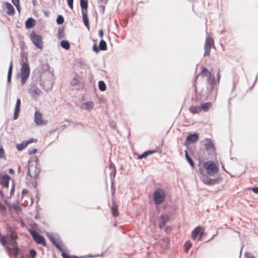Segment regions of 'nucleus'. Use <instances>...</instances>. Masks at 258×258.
<instances>
[{
    "label": "nucleus",
    "instance_id": "nucleus-25",
    "mask_svg": "<svg viewBox=\"0 0 258 258\" xmlns=\"http://www.w3.org/2000/svg\"><path fill=\"white\" fill-rule=\"evenodd\" d=\"M82 108L84 109H88L90 110L93 108V102L92 101H88L84 103L82 105Z\"/></svg>",
    "mask_w": 258,
    "mask_h": 258
},
{
    "label": "nucleus",
    "instance_id": "nucleus-64",
    "mask_svg": "<svg viewBox=\"0 0 258 258\" xmlns=\"http://www.w3.org/2000/svg\"><path fill=\"white\" fill-rule=\"evenodd\" d=\"M171 228L170 227H167L166 228V232L167 233H169L171 231Z\"/></svg>",
    "mask_w": 258,
    "mask_h": 258
},
{
    "label": "nucleus",
    "instance_id": "nucleus-38",
    "mask_svg": "<svg viewBox=\"0 0 258 258\" xmlns=\"http://www.w3.org/2000/svg\"><path fill=\"white\" fill-rule=\"evenodd\" d=\"M56 21L57 24H62L64 22L63 17L61 15H59L56 18Z\"/></svg>",
    "mask_w": 258,
    "mask_h": 258
},
{
    "label": "nucleus",
    "instance_id": "nucleus-39",
    "mask_svg": "<svg viewBox=\"0 0 258 258\" xmlns=\"http://www.w3.org/2000/svg\"><path fill=\"white\" fill-rule=\"evenodd\" d=\"M196 170L197 173L199 174L200 177L205 176L203 173L204 169L201 167H199V168H196Z\"/></svg>",
    "mask_w": 258,
    "mask_h": 258
},
{
    "label": "nucleus",
    "instance_id": "nucleus-36",
    "mask_svg": "<svg viewBox=\"0 0 258 258\" xmlns=\"http://www.w3.org/2000/svg\"><path fill=\"white\" fill-rule=\"evenodd\" d=\"M27 146V145H26V142L25 141H23V142H22L20 144H18L16 146V148H17V149L18 150V151H22L23 150L26 146Z\"/></svg>",
    "mask_w": 258,
    "mask_h": 258
},
{
    "label": "nucleus",
    "instance_id": "nucleus-10",
    "mask_svg": "<svg viewBox=\"0 0 258 258\" xmlns=\"http://www.w3.org/2000/svg\"><path fill=\"white\" fill-rule=\"evenodd\" d=\"M34 121L35 123L38 125H42L45 124V121L42 118V114L38 111L35 112Z\"/></svg>",
    "mask_w": 258,
    "mask_h": 258
},
{
    "label": "nucleus",
    "instance_id": "nucleus-53",
    "mask_svg": "<svg viewBox=\"0 0 258 258\" xmlns=\"http://www.w3.org/2000/svg\"><path fill=\"white\" fill-rule=\"evenodd\" d=\"M7 237L9 238V239H8V244H10L13 241H14L13 238L10 234V235H8Z\"/></svg>",
    "mask_w": 258,
    "mask_h": 258
},
{
    "label": "nucleus",
    "instance_id": "nucleus-56",
    "mask_svg": "<svg viewBox=\"0 0 258 258\" xmlns=\"http://www.w3.org/2000/svg\"><path fill=\"white\" fill-rule=\"evenodd\" d=\"M10 245H11L12 246V247H14L15 246H17V242L16 241V240H14L10 244Z\"/></svg>",
    "mask_w": 258,
    "mask_h": 258
},
{
    "label": "nucleus",
    "instance_id": "nucleus-43",
    "mask_svg": "<svg viewBox=\"0 0 258 258\" xmlns=\"http://www.w3.org/2000/svg\"><path fill=\"white\" fill-rule=\"evenodd\" d=\"M201 73H202L203 76H205L206 77H207L208 76V74H209V73H211L208 71V69L207 68H203Z\"/></svg>",
    "mask_w": 258,
    "mask_h": 258
},
{
    "label": "nucleus",
    "instance_id": "nucleus-8",
    "mask_svg": "<svg viewBox=\"0 0 258 258\" xmlns=\"http://www.w3.org/2000/svg\"><path fill=\"white\" fill-rule=\"evenodd\" d=\"M208 78L206 84H207V90L209 93H210L214 89V86L216 83L215 76L212 75L211 73L208 74Z\"/></svg>",
    "mask_w": 258,
    "mask_h": 258
},
{
    "label": "nucleus",
    "instance_id": "nucleus-4",
    "mask_svg": "<svg viewBox=\"0 0 258 258\" xmlns=\"http://www.w3.org/2000/svg\"><path fill=\"white\" fill-rule=\"evenodd\" d=\"M30 75V68L27 62H24L21 69V83L22 85L25 84Z\"/></svg>",
    "mask_w": 258,
    "mask_h": 258
},
{
    "label": "nucleus",
    "instance_id": "nucleus-11",
    "mask_svg": "<svg viewBox=\"0 0 258 258\" xmlns=\"http://www.w3.org/2000/svg\"><path fill=\"white\" fill-rule=\"evenodd\" d=\"M201 180L205 184L212 186L217 183L218 180L215 178H209L207 175L201 177Z\"/></svg>",
    "mask_w": 258,
    "mask_h": 258
},
{
    "label": "nucleus",
    "instance_id": "nucleus-12",
    "mask_svg": "<svg viewBox=\"0 0 258 258\" xmlns=\"http://www.w3.org/2000/svg\"><path fill=\"white\" fill-rule=\"evenodd\" d=\"M169 217L166 215L162 214L160 216L158 221V227L160 229H162L168 221Z\"/></svg>",
    "mask_w": 258,
    "mask_h": 258
},
{
    "label": "nucleus",
    "instance_id": "nucleus-40",
    "mask_svg": "<svg viewBox=\"0 0 258 258\" xmlns=\"http://www.w3.org/2000/svg\"><path fill=\"white\" fill-rule=\"evenodd\" d=\"M10 234L12 235L14 240H15L18 238L17 233L14 229L11 230V233Z\"/></svg>",
    "mask_w": 258,
    "mask_h": 258
},
{
    "label": "nucleus",
    "instance_id": "nucleus-23",
    "mask_svg": "<svg viewBox=\"0 0 258 258\" xmlns=\"http://www.w3.org/2000/svg\"><path fill=\"white\" fill-rule=\"evenodd\" d=\"M6 7L8 9L7 14L9 15H13L15 13V9L13 6L9 2H5Z\"/></svg>",
    "mask_w": 258,
    "mask_h": 258
},
{
    "label": "nucleus",
    "instance_id": "nucleus-1",
    "mask_svg": "<svg viewBox=\"0 0 258 258\" xmlns=\"http://www.w3.org/2000/svg\"><path fill=\"white\" fill-rule=\"evenodd\" d=\"M46 236L59 251H62V247L64 245L62 244V240L59 235L47 232Z\"/></svg>",
    "mask_w": 258,
    "mask_h": 258
},
{
    "label": "nucleus",
    "instance_id": "nucleus-24",
    "mask_svg": "<svg viewBox=\"0 0 258 258\" xmlns=\"http://www.w3.org/2000/svg\"><path fill=\"white\" fill-rule=\"evenodd\" d=\"M8 250H10V249H12L14 251V253H13V255L16 258L17 257L18 255L19 254V253H20V248H19L18 246H15L14 247H10V248L9 249H8ZM8 254L9 255H10L11 256V252H10V250L8 251Z\"/></svg>",
    "mask_w": 258,
    "mask_h": 258
},
{
    "label": "nucleus",
    "instance_id": "nucleus-50",
    "mask_svg": "<svg viewBox=\"0 0 258 258\" xmlns=\"http://www.w3.org/2000/svg\"><path fill=\"white\" fill-rule=\"evenodd\" d=\"M6 207L0 202V210L2 212H4L6 211Z\"/></svg>",
    "mask_w": 258,
    "mask_h": 258
},
{
    "label": "nucleus",
    "instance_id": "nucleus-27",
    "mask_svg": "<svg viewBox=\"0 0 258 258\" xmlns=\"http://www.w3.org/2000/svg\"><path fill=\"white\" fill-rule=\"evenodd\" d=\"M156 152L155 150H148L144 152L143 153L141 154L138 158L140 159L146 158L148 156L151 155Z\"/></svg>",
    "mask_w": 258,
    "mask_h": 258
},
{
    "label": "nucleus",
    "instance_id": "nucleus-15",
    "mask_svg": "<svg viewBox=\"0 0 258 258\" xmlns=\"http://www.w3.org/2000/svg\"><path fill=\"white\" fill-rule=\"evenodd\" d=\"M10 235V234H7L5 235L1 234L0 235V243L4 247H6L7 249L10 248V247L8 245V241L9 238L7 236Z\"/></svg>",
    "mask_w": 258,
    "mask_h": 258
},
{
    "label": "nucleus",
    "instance_id": "nucleus-46",
    "mask_svg": "<svg viewBox=\"0 0 258 258\" xmlns=\"http://www.w3.org/2000/svg\"><path fill=\"white\" fill-rule=\"evenodd\" d=\"M67 3H68V6L69 7V8L71 10H73V9L74 0H67Z\"/></svg>",
    "mask_w": 258,
    "mask_h": 258
},
{
    "label": "nucleus",
    "instance_id": "nucleus-47",
    "mask_svg": "<svg viewBox=\"0 0 258 258\" xmlns=\"http://www.w3.org/2000/svg\"><path fill=\"white\" fill-rule=\"evenodd\" d=\"M5 151L4 149L1 147L0 148V158H4L5 157Z\"/></svg>",
    "mask_w": 258,
    "mask_h": 258
},
{
    "label": "nucleus",
    "instance_id": "nucleus-48",
    "mask_svg": "<svg viewBox=\"0 0 258 258\" xmlns=\"http://www.w3.org/2000/svg\"><path fill=\"white\" fill-rule=\"evenodd\" d=\"M248 189L251 190L254 193L258 195V186L251 187Z\"/></svg>",
    "mask_w": 258,
    "mask_h": 258
},
{
    "label": "nucleus",
    "instance_id": "nucleus-63",
    "mask_svg": "<svg viewBox=\"0 0 258 258\" xmlns=\"http://www.w3.org/2000/svg\"><path fill=\"white\" fill-rule=\"evenodd\" d=\"M220 77H221V76H220V73H219V71H218V73H217V80H218V82H219V80H220Z\"/></svg>",
    "mask_w": 258,
    "mask_h": 258
},
{
    "label": "nucleus",
    "instance_id": "nucleus-35",
    "mask_svg": "<svg viewBox=\"0 0 258 258\" xmlns=\"http://www.w3.org/2000/svg\"><path fill=\"white\" fill-rule=\"evenodd\" d=\"M98 88L101 91H104L106 89V85L103 81H99Z\"/></svg>",
    "mask_w": 258,
    "mask_h": 258
},
{
    "label": "nucleus",
    "instance_id": "nucleus-62",
    "mask_svg": "<svg viewBox=\"0 0 258 258\" xmlns=\"http://www.w3.org/2000/svg\"><path fill=\"white\" fill-rule=\"evenodd\" d=\"M109 167H110V168L111 170H112L113 168H115V165H114V164H113V163H111L110 164V165H109Z\"/></svg>",
    "mask_w": 258,
    "mask_h": 258
},
{
    "label": "nucleus",
    "instance_id": "nucleus-16",
    "mask_svg": "<svg viewBox=\"0 0 258 258\" xmlns=\"http://www.w3.org/2000/svg\"><path fill=\"white\" fill-rule=\"evenodd\" d=\"M10 179V176L8 174L3 175L1 180V183L4 187H8Z\"/></svg>",
    "mask_w": 258,
    "mask_h": 258
},
{
    "label": "nucleus",
    "instance_id": "nucleus-54",
    "mask_svg": "<svg viewBox=\"0 0 258 258\" xmlns=\"http://www.w3.org/2000/svg\"><path fill=\"white\" fill-rule=\"evenodd\" d=\"M25 141V142H26V145H29V144L32 143H33V142H35V139H33V138H31V139H29V140H28Z\"/></svg>",
    "mask_w": 258,
    "mask_h": 258
},
{
    "label": "nucleus",
    "instance_id": "nucleus-9",
    "mask_svg": "<svg viewBox=\"0 0 258 258\" xmlns=\"http://www.w3.org/2000/svg\"><path fill=\"white\" fill-rule=\"evenodd\" d=\"M204 234V231L202 227L198 226L195 228L191 232L192 239L194 240H201Z\"/></svg>",
    "mask_w": 258,
    "mask_h": 258
},
{
    "label": "nucleus",
    "instance_id": "nucleus-52",
    "mask_svg": "<svg viewBox=\"0 0 258 258\" xmlns=\"http://www.w3.org/2000/svg\"><path fill=\"white\" fill-rule=\"evenodd\" d=\"M105 8V5H101V6H99V9H100V13L102 14H103L104 13Z\"/></svg>",
    "mask_w": 258,
    "mask_h": 258
},
{
    "label": "nucleus",
    "instance_id": "nucleus-55",
    "mask_svg": "<svg viewBox=\"0 0 258 258\" xmlns=\"http://www.w3.org/2000/svg\"><path fill=\"white\" fill-rule=\"evenodd\" d=\"M116 172V168H113L112 170V171L110 173V175L114 177L115 176Z\"/></svg>",
    "mask_w": 258,
    "mask_h": 258
},
{
    "label": "nucleus",
    "instance_id": "nucleus-44",
    "mask_svg": "<svg viewBox=\"0 0 258 258\" xmlns=\"http://www.w3.org/2000/svg\"><path fill=\"white\" fill-rule=\"evenodd\" d=\"M36 251L35 250L33 249H31V250H30L29 251V254H30V256L32 257V258H34L36 255Z\"/></svg>",
    "mask_w": 258,
    "mask_h": 258
},
{
    "label": "nucleus",
    "instance_id": "nucleus-58",
    "mask_svg": "<svg viewBox=\"0 0 258 258\" xmlns=\"http://www.w3.org/2000/svg\"><path fill=\"white\" fill-rule=\"evenodd\" d=\"M99 36L102 38L103 36V31L102 29H100L98 32Z\"/></svg>",
    "mask_w": 258,
    "mask_h": 258
},
{
    "label": "nucleus",
    "instance_id": "nucleus-42",
    "mask_svg": "<svg viewBox=\"0 0 258 258\" xmlns=\"http://www.w3.org/2000/svg\"><path fill=\"white\" fill-rule=\"evenodd\" d=\"M28 92L33 97L36 96L38 95V92L35 89H30L29 90Z\"/></svg>",
    "mask_w": 258,
    "mask_h": 258
},
{
    "label": "nucleus",
    "instance_id": "nucleus-60",
    "mask_svg": "<svg viewBox=\"0 0 258 258\" xmlns=\"http://www.w3.org/2000/svg\"><path fill=\"white\" fill-rule=\"evenodd\" d=\"M244 255L245 258H253V256L249 255V253L247 252H245Z\"/></svg>",
    "mask_w": 258,
    "mask_h": 258
},
{
    "label": "nucleus",
    "instance_id": "nucleus-30",
    "mask_svg": "<svg viewBox=\"0 0 258 258\" xmlns=\"http://www.w3.org/2000/svg\"><path fill=\"white\" fill-rule=\"evenodd\" d=\"M185 156L187 161L188 162L189 165L191 166L192 168H194L195 163L191 158L188 155L187 151L186 150L185 151Z\"/></svg>",
    "mask_w": 258,
    "mask_h": 258
},
{
    "label": "nucleus",
    "instance_id": "nucleus-22",
    "mask_svg": "<svg viewBox=\"0 0 258 258\" xmlns=\"http://www.w3.org/2000/svg\"><path fill=\"white\" fill-rule=\"evenodd\" d=\"M12 72H13V62H12V60H11V61L10 62L9 68L8 76H7L8 85H9V83L11 81Z\"/></svg>",
    "mask_w": 258,
    "mask_h": 258
},
{
    "label": "nucleus",
    "instance_id": "nucleus-34",
    "mask_svg": "<svg viewBox=\"0 0 258 258\" xmlns=\"http://www.w3.org/2000/svg\"><path fill=\"white\" fill-rule=\"evenodd\" d=\"M64 37V30L63 27H59L58 30L57 38L58 39L62 38Z\"/></svg>",
    "mask_w": 258,
    "mask_h": 258
},
{
    "label": "nucleus",
    "instance_id": "nucleus-32",
    "mask_svg": "<svg viewBox=\"0 0 258 258\" xmlns=\"http://www.w3.org/2000/svg\"><path fill=\"white\" fill-rule=\"evenodd\" d=\"M62 251H60L61 252V255L62 258H74V257L78 258L76 255H74L73 257L68 255L66 252V246L64 245L62 247Z\"/></svg>",
    "mask_w": 258,
    "mask_h": 258
},
{
    "label": "nucleus",
    "instance_id": "nucleus-45",
    "mask_svg": "<svg viewBox=\"0 0 258 258\" xmlns=\"http://www.w3.org/2000/svg\"><path fill=\"white\" fill-rule=\"evenodd\" d=\"M211 48L204 47V56H209L210 54V50Z\"/></svg>",
    "mask_w": 258,
    "mask_h": 258
},
{
    "label": "nucleus",
    "instance_id": "nucleus-26",
    "mask_svg": "<svg viewBox=\"0 0 258 258\" xmlns=\"http://www.w3.org/2000/svg\"><path fill=\"white\" fill-rule=\"evenodd\" d=\"M111 213L113 217H116L118 215L117 206L114 202H112V206L111 208Z\"/></svg>",
    "mask_w": 258,
    "mask_h": 258
},
{
    "label": "nucleus",
    "instance_id": "nucleus-57",
    "mask_svg": "<svg viewBox=\"0 0 258 258\" xmlns=\"http://www.w3.org/2000/svg\"><path fill=\"white\" fill-rule=\"evenodd\" d=\"M11 1L14 6H18V5L20 4L19 0H11Z\"/></svg>",
    "mask_w": 258,
    "mask_h": 258
},
{
    "label": "nucleus",
    "instance_id": "nucleus-14",
    "mask_svg": "<svg viewBox=\"0 0 258 258\" xmlns=\"http://www.w3.org/2000/svg\"><path fill=\"white\" fill-rule=\"evenodd\" d=\"M199 138V135L197 133L190 134L186 137L185 145H189L197 141Z\"/></svg>",
    "mask_w": 258,
    "mask_h": 258
},
{
    "label": "nucleus",
    "instance_id": "nucleus-7",
    "mask_svg": "<svg viewBox=\"0 0 258 258\" xmlns=\"http://www.w3.org/2000/svg\"><path fill=\"white\" fill-rule=\"evenodd\" d=\"M204 146L209 155L213 156L215 154L216 149L211 139L207 138Z\"/></svg>",
    "mask_w": 258,
    "mask_h": 258
},
{
    "label": "nucleus",
    "instance_id": "nucleus-21",
    "mask_svg": "<svg viewBox=\"0 0 258 258\" xmlns=\"http://www.w3.org/2000/svg\"><path fill=\"white\" fill-rule=\"evenodd\" d=\"M83 21L84 25L87 28L88 30H90L89 26V18L87 15V12L82 13Z\"/></svg>",
    "mask_w": 258,
    "mask_h": 258
},
{
    "label": "nucleus",
    "instance_id": "nucleus-51",
    "mask_svg": "<svg viewBox=\"0 0 258 258\" xmlns=\"http://www.w3.org/2000/svg\"><path fill=\"white\" fill-rule=\"evenodd\" d=\"M12 207H13L14 209L16 211H20V209H21V208L20 207L17 205V204H13L12 205Z\"/></svg>",
    "mask_w": 258,
    "mask_h": 258
},
{
    "label": "nucleus",
    "instance_id": "nucleus-2",
    "mask_svg": "<svg viewBox=\"0 0 258 258\" xmlns=\"http://www.w3.org/2000/svg\"><path fill=\"white\" fill-rule=\"evenodd\" d=\"M203 167L206 169L207 174L209 175H214L219 171L218 166L215 162L213 161L204 162Z\"/></svg>",
    "mask_w": 258,
    "mask_h": 258
},
{
    "label": "nucleus",
    "instance_id": "nucleus-59",
    "mask_svg": "<svg viewBox=\"0 0 258 258\" xmlns=\"http://www.w3.org/2000/svg\"><path fill=\"white\" fill-rule=\"evenodd\" d=\"M14 192H15V184H13L12 186L11 189V195H13L14 194Z\"/></svg>",
    "mask_w": 258,
    "mask_h": 258
},
{
    "label": "nucleus",
    "instance_id": "nucleus-29",
    "mask_svg": "<svg viewBox=\"0 0 258 258\" xmlns=\"http://www.w3.org/2000/svg\"><path fill=\"white\" fill-rule=\"evenodd\" d=\"M60 45L61 47L66 50H68L70 48V44L69 41L67 40H62L60 41Z\"/></svg>",
    "mask_w": 258,
    "mask_h": 258
},
{
    "label": "nucleus",
    "instance_id": "nucleus-19",
    "mask_svg": "<svg viewBox=\"0 0 258 258\" xmlns=\"http://www.w3.org/2000/svg\"><path fill=\"white\" fill-rule=\"evenodd\" d=\"M80 4L81 8V12H87V9L88 7V0H80Z\"/></svg>",
    "mask_w": 258,
    "mask_h": 258
},
{
    "label": "nucleus",
    "instance_id": "nucleus-20",
    "mask_svg": "<svg viewBox=\"0 0 258 258\" xmlns=\"http://www.w3.org/2000/svg\"><path fill=\"white\" fill-rule=\"evenodd\" d=\"M212 106V103L211 102H207L206 103H203L200 105L201 111H204L207 112Z\"/></svg>",
    "mask_w": 258,
    "mask_h": 258
},
{
    "label": "nucleus",
    "instance_id": "nucleus-18",
    "mask_svg": "<svg viewBox=\"0 0 258 258\" xmlns=\"http://www.w3.org/2000/svg\"><path fill=\"white\" fill-rule=\"evenodd\" d=\"M36 21L32 17L28 18L25 21V27L27 29H30L34 27L35 25Z\"/></svg>",
    "mask_w": 258,
    "mask_h": 258
},
{
    "label": "nucleus",
    "instance_id": "nucleus-61",
    "mask_svg": "<svg viewBox=\"0 0 258 258\" xmlns=\"http://www.w3.org/2000/svg\"><path fill=\"white\" fill-rule=\"evenodd\" d=\"M28 189H27L26 188H24L22 190V194L23 195H24L25 194L28 193Z\"/></svg>",
    "mask_w": 258,
    "mask_h": 258
},
{
    "label": "nucleus",
    "instance_id": "nucleus-31",
    "mask_svg": "<svg viewBox=\"0 0 258 258\" xmlns=\"http://www.w3.org/2000/svg\"><path fill=\"white\" fill-rule=\"evenodd\" d=\"M189 110L192 114L198 113L201 112L200 105L197 106H191L189 108Z\"/></svg>",
    "mask_w": 258,
    "mask_h": 258
},
{
    "label": "nucleus",
    "instance_id": "nucleus-41",
    "mask_svg": "<svg viewBox=\"0 0 258 258\" xmlns=\"http://www.w3.org/2000/svg\"><path fill=\"white\" fill-rule=\"evenodd\" d=\"M92 49L96 53H98L100 50H101L100 47H99V45L98 46L96 43H95L93 45Z\"/></svg>",
    "mask_w": 258,
    "mask_h": 258
},
{
    "label": "nucleus",
    "instance_id": "nucleus-17",
    "mask_svg": "<svg viewBox=\"0 0 258 258\" xmlns=\"http://www.w3.org/2000/svg\"><path fill=\"white\" fill-rule=\"evenodd\" d=\"M71 86L75 87L76 89H79L82 86L81 82L80 81L77 76L73 78L71 82Z\"/></svg>",
    "mask_w": 258,
    "mask_h": 258
},
{
    "label": "nucleus",
    "instance_id": "nucleus-37",
    "mask_svg": "<svg viewBox=\"0 0 258 258\" xmlns=\"http://www.w3.org/2000/svg\"><path fill=\"white\" fill-rule=\"evenodd\" d=\"M191 246L192 244L190 241H186L184 243V251L187 253L190 248V247H191Z\"/></svg>",
    "mask_w": 258,
    "mask_h": 258
},
{
    "label": "nucleus",
    "instance_id": "nucleus-5",
    "mask_svg": "<svg viewBox=\"0 0 258 258\" xmlns=\"http://www.w3.org/2000/svg\"><path fill=\"white\" fill-rule=\"evenodd\" d=\"M165 195L163 189L158 188L153 193V200L155 205L161 204L165 200Z\"/></svg>",
    "mask_w": 258,
    "mask_h": 258
},
{
    "label": "nucleus",
    "instance_id": "nucleus-13",
    "mask_svg": "<svg viewBox=\"0 0 258 258\" xmlns=\"http://www.w3.org/2000/svg\"><path fill=\"white\" fill-rule=\"evenodd\" d=\"M21 101L20 98H17L16 101V103L15 105V110H14V119L16 120L17 119L19 115V113L20 112V109H21Z\"/></svg>",
    "mask_w": 258,
    "mask_h": 258
},
{
    "label": "nucleus",
    "instance_id": "nucleus-6",
    "mask_svg": "<svg viewBox=\"0 0 258 258\" xmlns=\"http://www.w3.org/2000/svg\"><path fill=\"white\" fill-rule=\"evenodd\" d=\"M30 38L34 45L38 49H42L43 47V42L41 36L32 32L30 34Z\"/></svg>",
    "mask_w": 258,
    "mask_h": 258
},
{
    "label": "nucleus",
    "instance_id": "nucleus-3",
    "mask_svg": "<svg viewBox=\"0 0 258 258\" xmlns=\"http://www.w3.org/2000/svg\"><path fill=\"white\" fill-rule=\"evenodd\" d=\"M28 231L31 235L34 241L37 244H42L43 246L46 245V243L44 237L37 232L32 228H29Z\"/></svg>",
    "mask_w": 258,
    "mask_h": 258
},
{
    "label": "nucleus",
    "instance_id": "nucleus-33",
    "mask_svg": "<svg viewBox=\"0 0 258 258\" xmlns=\"http://www.w3.org/2000/svg\"><path fill=\"white\" fill-rule=\"evenodd\" d=\"M99 46L100 47L101 50H106L107 49L106 42L103 39L100 41Z\"/></svg>",
    "mask_w": 258,
    "mask_h": 258
},
{
    "label": "nucleus",
    "instance_id": "nucleus-28",
    "mask_svg": "<svg viewBox=\"0 0 258 258\" xmlns=\"http://www.w3.org/2000/svg\"><path fill=\"white\" fill-rule=\"evenodd\" d=\"M213 45H214L213 40L209 37H207L206 38L204 47L211 48Z\"/></svg>",
    "mask_w": 258,
    "mask_h": 258
},
{
    "label": "nucleus",
    "instance_id": "nucleus-49",
    "mask_svg": "<svg viewBox=\"0 0 258 258\" xmlns=\"http://www.w3.org/2000/svg\"><path fill=\"white\" fill-rule=\"evenodd\" d=\"M37 152V149H33L32 150H29L28 151V153L29 155H32V154L36 153Z\"/></svg>",
    "mask_w": 258,
    "mask_h": 258
}]
</instances>
